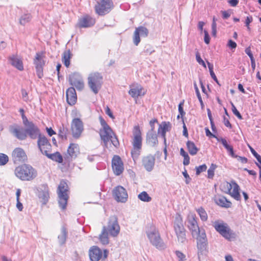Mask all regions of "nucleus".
<instances>
[{
  "instance_id": "nucleus-27",
  "label": "nucleus",
  "mask_w": 261,
  "mask_h": 261,
  "mask_svg": "<svg viewBox=\"0 0 261 261\" xmlns=\"http://www.w3.org/2000/svg\"><path fill=\"white\" fill-rule=\"evenodd\" d=\"M39 198L42 200L43 204H46L49 198V189L47 185H43L42 186L41 191L39 192Z\"/></svg>"
},
{
  "instance_id": "nucleus-10",
  "label": "nucleus",
  "mask_w": 261,
  "mask_h": 261,
  "mask_svg": "<svg viewBox=\"0 0 261 261\" xmlns=\"http://www.w3.org/2000/svg\"><path fill=\"white\" fill-rule=\"evenodd\" d=\"M89 255L91 261H99L100 259L103 260L108 257V251L105 249L102 252L99 247L94 246L90 249Z\"/></svg>"
},
{
  "instance_id": "nucleus-25",
  "label": "nucleus",
  "mask_w": 261,
  "mask_h": 261,
  "mask_svg": "<svg viewBox=\"0 0 261 261\" xmlns=\"http://www.w3.org/2000/svg\"><path fill=\"white\" fill-rule=\"evenodd\" d=\"M66 97L67 102L69 105L72 106L75 103L77 96L74 87H70L66 90Z\"/></svg>"
},
{
  "instance_id": "nucleus-43",
  "label": "nucleus",
  "mask_w": 261,
  "mask_h": 261,
  "mask_svg": "<svg viewBox=\"0 0 261 261\" xmlns=\"http://www.w3.org/2000/svg\"><path fill=\"white\" fill-rule=\"evenodd\" d=\"M194 88H195V90L196 95H197V98H198V100H199V102L200 103L201 109H203L204 108V103H203V102L202 101L201 96L200 95V93L199 90L198 89V88L197 87V85L196 82H195L194 83Z\"/></svg>"
},
{
  "instance_id": "nucleus-38",
  "label": "nucleus",
  "mask_w": 261,
  "mask_h": 261,
  "mask_svg": "<svg viewBox=\"0 0 261 261\" xmlns=\"http://www.w3.org/2000/svg\"><path fill=\"white\" fill-rule=\"evenodd\" d=\"M68 133V129L63 125L59 128L58 136L63 140H67Z\"/></svg>"
},
{
  "instance_id": "nucleus-32",
  "label": "nucleus",
  "mask_w": 261,
  "mask_h": 261,
  "mask_svg": "<svg viewBox=\"0 0 261 261\" xmlns=\"http://www.w3.org/2000/svg\"><path fill=\"white\" fill-rule=\"evenodd\" d=\"M143 88L141 86H137L136 87L132 88L128 91L129 94L133 98H137L141 95H144L145 92H143Z\"/></svg>"
},
{
  "instance_id": "nucleus-41",
  "label": "nucleus",
  "mask_w": 261,
  "mask_h": 261,
  "mask_svg": "<svg viewBox=\"0 0 261 261\" xmlns=\"http://www.w3.org/2000/svg\"><path fill=\"white\" fill-rule=\"evenodd\" d=\"M207 63L208 67L209 69L210 75H211L212 78L217 83V84L218 85L220 86L221 85L220 84V83H219V81H218V80L213 71V65L208 62H207Z\"/></svg>"
},
{
  "instance_id": "nucleus-11",
  "label": "nucleus",
  "mask_w": 261,
  "mask_h": 261,
  "mask_svg": "<svg viewBox=\"0 0 261 261\" xmlns=\"http://www.w3.org/2000/svg\"><path fill=\"white\" fill-rule=\"evenodd\" d=\"M225 188L224 192L229 194L234 199L240 200L241 196L239 193V186L235 181H231V183L226 182L223 186Z\"/></svg>"
},
{
  "instance_id": "nucleus-36",
  "label": "nucleus",
  "mask_w": 261,
  "mask_h": 261,
  "mask_svg": "<svg viewBox=\"0 0 261 261\" xmlns=\"http://www.w3.org/2000/svg\"><path fill=\"white\" fill-rule=\"evenodd\" d=\"M108 232L106 231L105 228H102L101 233L99 236V240L103 245H107L109 243Z\"/></svg>"
},
{
  "instance_id": "nucleus-46",
  "label": "nucleus",
  "mask_w": 261,
  "mask_h": 261,
  "mask_svg": "<svg viewBox=\"0 0 261 261\" xmlns=\"http://www.w3.org/2000/svg\"><path fill=\"white\" fill-rule=\"evenodd\" d=\"M8 161V156L5 154L0 153V166L6 165Z\"/></svg>"
},
{
  "instance_id": "nucleus-40",
  "label": "nucleus",
  "mask_w": 261,
  "mask_h": 261,
  "mask_svg": "<svg viewBox=\"0 0 261 261\" xmlns=\"http://www.w3.org/2000/svg\"><path fill=\"white\" fill-rule=\"evenodd\" d=\"M201 220L203 221H206L207 219V215L206 211L202 207L198 208L196 210Z\"/></svg>"
},
{
  "instance_id": "nucleus-54",
  "label": "nucleus",
  "mask_w": 261,
  "mask_h": 261,
  "mask_svg": "<svg viewBox=\"0 0 261 261\" xmlns=\"http://www.w3.org/2000/svg\"><path fill=\"white\" fill-rule=\"evenodd\" d=\"M144 51L147 54L151 55L152 53L154 52V50L151 45L147 44L145 46Z\"/></svg>"
},
{
  "instance_id": "nucleus-47",
  "label": "nucleus",
  "mask_w": 261,
  "mask_h": 261,
  "mask_svg": "<svg viewBox=\"0 0 261 261\" xmlns=\"http://www.w3.org/2000/svg\"><path fill=\"white\" fill-rule=\"evenodd\" d=\"M177 240L178 243L181 244H185L187 242L186 238V231L183 232L181 234H180L177 236Z\"/></svg>"
},
{
  "instance_id": "nucleus-19",
  "label": "nucleus",
  "mask_w": 261,
  "mask_h": 261,
  "mask_svg": "<svg viewBox=\"0 0 261 261\" xmlns=\"http://www.w3.org/2000/svg\"><path fill=\"white\" fill-rule=\"evenodd\" d=\"M112 166L114 173L116 175H120L124 170L123 163L118 155H114L112 161Z\"/></svg>"
},
{
  "instance_id": "nucleus-1",
  "label": "nucleus",
  "mask_w": 261,
  "mask_h": 261,
  "mask_svg": "<svg viewBox=\"0 0 261 261\" xmlns=\"http://www.w3.org/2000/svg\"><path fill=\"white\" fill-rule=\"evenodd\" d=\"M23 125L24 128L17 124L11 125L9 127V132L20 141L25 140L28 136L32 139H36L40 134L39 128L32 121Z\"/></svg>"
},
{
  "instance_id": "nucleus-6",
  "label": "nucleus",
  "mask_w": 261,
  "mask_h": 261,
  "mask_svg": "<svg viewBox=\"0 0 261 261\" xmlns=\"http://www.w3.org/2000/svg\"><path fill=\"white\" fill-rule=\"evenodd\" d=\"M103 77L98 72H94L89 74L88 84L90 89L94 93L97 94L101 87Z\"/></svg>"
},
{
  "instance_id": "nucleus-31",
  "label": "nucleus",
  "mask_w": 261,
  "mask_h": 261,
  "mask_svg": "<svg viewBox=\"0 0 261 261\" xmlns=\"http://www.w3.org/2000/svg\"><path fill=\"white\" fill-rule=\"evenodd\" d=\"M147 143L152 147L155 146L158 144L157 135L155 132H148L146 135Z\"/></svg>"
},
{
  "instance_id": "nucleus-63",
  "label": "nucleus",
  "mask_w": 261,
  "mask_h": 261,
  "mask_svg": "<svg viewBox=\"0 0 261 261\" xmlns=\"http://www.w3.org/2000/svg\"><path fill=\"white\" fill-rule=\"evenodd\" d=\"M245 53L249 57L250 60L254 59L253 54H252L250 47H248L245 49Z\"/></svg>"
},
{
  "instance_id": "nucleus-34",
  "label": "nucleus",
  "mask_w": 261,
  "mask_h": 261,
  "mask_svg": "<svg viewBox=\"0 0 261 261\" xmlns=\"http://www.w3.org/2000/svg\"><path fill=\"white\" fill-rule=\"evenodd\" d=\"M186 145L188 151L191 155H195L197 154L199 149L196 146L193 142L188 141Z\"/></svg>"
},
{
  "instance_id": "nucleus-8",
  "label": "nucleus",
  "mask_w": 261,
  "mask_h": 261,
  "mask_svg": "<svg viewBox=\"0 0 261 261\" xmlns=\"http://www.w3.org/2000/svg\"><path fill=\"white\" fill-rule=\"evenodd\" d=\"M197 239L198 257L200 260L207 252V240L205 231H202L200 234L195 237Z\"/></svg>"
},
{
  "instance_id": "nucleus-24",
  "label": "nucleus",
  "mask_w": 261,
  "mask_h": 261,
  "mask_svg": "<svg viewBox=\"0 0 261 261\" xmlns=\"http://www.w3.org/2000/svg\"><path fill=\"white\" fill-rule=\"evenodd\" d=\"M171 129V124L170 122L163 121L160 125L158 128V134H161L164 139V144L166 145V134Z\"/></svg>"
},
{
  "instance_id": "nucleus-55",
  "label": "nucleus",
  "mask_w": 261,
  "mask_h": 261,
  "mask_svg": "<svg viewBox=\"0 0 261 261\" xmlns=\"http://www.w3.org/2000/svg\"><path fill=\"white\" fill-rule=\"evenodd\" d=\"M110 141H111L113 145L116 147H117L119 145L118 139L115 134L114 136H112V138H111Z\"/></svg>"
},
{
  "instance_id": "nucleus-4",
  "label": "nucleus",
  "mask_w": 261,
  "mask_h": 261,
  "mask_svg": "<svg viewBox=\"0 0 261 261\" xmlns=\"http://www.w3.org/2000/svg\"><path fill=\"white\" fill-rule=\"evenodd\" d=\"M146 234L152 245L159 250L166 248V246L161 237L160 233L155 226H151L146 231Z\"/></svg>"
},
{
  "instance_id": "nucleus-48",
  "label": "nucleus",
  "mask_w": 261,
  "mask_h": 261,
  "mask_svg": "<svg viewBox=\"0 0 261 261\" xmlns=\"http://www.w3.org/2000/svg\"><path fill=\"white\" fill-rule=\"evenodd\" d=\"M134 43L137 46L140 42V34L139 32L135 30L133 36Z\"/></svg>"
},
{
  "instance_id": "nucleus-44",
  "label": "nucleus",
  "mask_w": 261,
  "mask_h": 261,
  "mask_svg": "<svg viewBox=\"0 0 261 261\" xmlns=\"http://www.w3.org/2000/svg\"><path fill=\"white\" fill-rule=\"evenodd\" d=\"M217 165L212 164L210 168L207 170V177L212 179L214 176V171L217 168Z\"/></svg>"
},
{
  "instance_id": "nucleus-3",
  "label": "nucleus",
  "mask_w": 261,
  "mask_h": 261,
  "mask_svg": "<svg viewBox=\"0 0 261 261\" xmlns=\"http://www.w3.org/2000/svg\"><path fill=\"white\" fill-rule=\"evenodd\" d=\"M133 149L131 151L132 156L134 160L138 159L140 154V150L142 148V138L141 132L139 125H136L134 127L133 130Z\"/></svg>"
},
{
  "instance_id": "nucleus-26",
  "label": "nucleus",
  "mask_w": 261,
  "mask_h": 261,
  "mask_svg": "<svg viewBox=\"0 0 261 261\" xmlns=\"http://www.w3.org/2000/svg\"><path fill=\"white\" fill-rule=\"evenodd\" d=\"M95 22L94 19L86 15L79 20V25L80 28H88L93 25Z\"/></svg>"
},
{
  "instance_id": "nucleus-39",
  "label": "nucleus",
  "mask_w": 261,
  "mask_h": 261,
  "mask_svg": "<svg viewBox=\"0 0 261 261\" xmlns=\"http://www.w3.org/2000/svg\"><path fill=\"white\" fill-rule=\"evenodd\" d=\"M138 198L144 202H150L151 200V197L149 196L145 191L141 192L138 196Z\"/></svg>"
},
{
  "instance_id": "nucleus-52",
  "label": "nucleus",
  "mask_w": 261,
  "mask_h": 261,
  "mask_svg": "<svg viewBox=\"0 0 261 261\" xmlns=\"http://www.w3.org/2000/svg\"><path fill=\"white\" fill-rule=\"evenodd\" d=\"M231 106H232V111L234 115H235L239 119H242V116L240 113V112L237 110V108L234 106V105L231 103Z\"/></svg>"
},
{
  "instance_id": "nucleus-61",
  "label": "nucleus",
  "mask_w": 261,
  "mask_h": 261,
  "mask_svg": "<svg viewBox=\"0 0 261 261\" xmlns=\"http://www.w3.org/2000/svg\"><path fill=\"white\" fill-rule=\"evenodd\" d=\"M22 98L24 101H27L29 100L28 94L24 89L21 90Z\"/></svg>"
},
{
  "instance_id": "nucleus-35",
  "label": "nucleus",
  "mask_w": 261,
  "mask_h": 261,
  "mask_svg": "<svg viewBox=\"0 0 261 261\" xmlns=\"http://www.w3.org/2000/svg\"><path fill=\"white\" fill-rule=\"evenodd\" d=\"M71 54L69 50H66L63 53L62 62L66 67H68L70 64V58Z\"/></svg>"
},
{
  "instance_id": "nucleus-49",
  "label": "nucleus",
  "mask_w": 261,
  "mask_h": 261,
  "mask_svg": "<svg viewBox=\"0 0 261 261\" xmlns=\"http://www.w3.org/2000/svg\"><path fill=\"white\" fill-rule=\"evenodd\" d=\"M207 169V166L205 164H203L198 167H196V174L199 175L202 172L205 171Z\"/></svg>"
},
{
  "instance_id": "nucleus-42",
  "label": "nucleus",
  "mask_w": 261,
  "mask_h": 261,
  "mask_svg": "<svg viewBox=\"0 0 261 261\" xmlns=\"http://www.w3.org/2000/svg\"><path fill=\"white\" fill-rule=\"evenodd\" d=\"M136 30L139 32V34L143 37H146L148 35V29L143 26L139 27L136 28Z\"/></svg>"
},
{
  "instance_id": "nucleus-60",
  "label": "nucleus",
  "mask_w": 261,
  "mask_h": 261,
  "mask_svg": "<svg viewBox=\"0 0 261 261\" xmlns=\"http://www.w3.org/2000/svg\"><path fill=\"white\" fill-rule=\"evenodd\" d=\"M158 120L156 119H152L150 121L149 124L151 127V129L149 131V132H155L154 131V124L157 122Z\"/></svg>"
},
{
  "instance_id": "nucleus-62",
  "label": "nucleus",
  "mask_w": 261,
  "mask_h": 261,
  "mask_svg": "<svg viewBox=\"0 0 261 261\" xmlns=\"http://www.w3.org/2000/svg\"><path fill=\"white\" fill-rule=\"evenodd\" d=\"M99 120L100 124L102 126L101 128H107L110 127V126L107 124L106 121L102 118V117H99Z\"/></svg>"
},
{
  "instance_id": "nucleus-23",
  "label": "nucleus",
  "mask_w": 261,
  "mask_h": 261,
  "mask_svg": "<svg viewBox=\"0 0 261 261\" xmlns=\"http://www.w3.org/2000/svg\"><path fill=\"white\" fill-rule=\"evenodd\" d=\"M80 152L79 145L76 144L71 143L67 149V155L66 159L70 161L73 159H75Z\"/></svg>"
},
{
  "instance_id": "nucleus-17",
  "label": "nucleus",
  "mask_w": 261,
  "mask_h": 261,
  "mask_svg": "<svg viewBox=\"0 0 261 261\" xmlns=\"http://www.w3.org/2000/svg\"><path fill=\"white\" fill-rule=\"evenodd\" d=\"M69 82L71 85L74 86L78 90L84 88V84L81 75L78 73H73L69 75Z\"/></svg>"
},
{
  "instance_id": "nucleus-22",
  "label": "nucleus",
  "mask_w": 261,
  "mask_h": 261,
  "mask_svg": "<svg viewBox=\"0 0 261 261\" xmlns=\"http://www.w3.org/2000/svg\"><path fill=\"white\" fill-rule=\"evenodd\" d=\"M114 133L110 127L104 128H100L99 135L101 140L106 146L112 136H114Z\"/></svg>"
},
{
  "instance_id": "nucleus-21",
  "label": "nucleus",
  "mask_w": 261,
  "mask_h": 261,
  "mask_svg": "<svg viewBox=\"0 0 261 261\" xmlns=\"http://www.w3.org/2000/svg\"><path fill=\"white\" fill-rule=\"evenodd\" d=\"M12 160L15 163L23 162L27 159V155L23 149L16 148L12 153Z\"/></svg>"
},
{
  "instance_id": "nucleus-7",
  "label": "nucleus",
  "mask_w": 261,
  "mask_h": 261,
  "mask_svg": "<svg viewBox=\"0 0 261 261\" xmlns=\"http://www.w3.org/2000/svg\"><path fill=\"white\" fill-rule=\"evenodd\" d=\"M215 229L225 239L230 240L235 238L236 234L227 224L223 222L215 221L213 225Z\"/></svg>"
},
{
  "instance_id": "nucleus-56",
  "label": "nucleus",
  "mask_w": 261,
  "mask_h": 261,
  "mask_svg": "<svg viewBox=\"0 0 261 261\" xmlns=\"http://www.w3.org/2000/svg\"><path fill=\"white\" fill-rule=\"evenodd\" d=\"M249 148L250 149V151H251V153L254 155V156L256 159L257 161H260V160H261V156L259 154H258L255 151V150L253 148H252L251 147L249 146Z\"/></svg>"
},
{
  "instance_id": "nucleus-5",
  "label": "nucleus",
  "mask_w": 261,
  "mask_h": 261,
  "mask_svg": "<svg viewBox=\"0 0 261 261\" xmlns=\"http://www.w3.org/2000/svg\"><path fill=\"white\" fill-rule=\"evenodd\" d=\"M58 195V203L59 206L62 209L66 208L68 196V187L67 183L64 181H61L57 189Z\"/></svg>"
},
{
  "instance_id": "nucleus-30",
  "label": "nucleus",
  "mask_w": 261,
  "mask_h": 261,
  "mask_svg": "<svg viewBox=\"0 0 261 261\" xmlns=\"http://www.w3.org/2000/svg\"><path fill=\"white\" fill-rule=\"evenodd\" d=\"M10 64L20 71L23 70L22 61L17 56L12 55L9 58Z\"/></svg>"
},
{
  "instance_id": "nucleus-57",
  "label": "nucleus",
  "mask_w": 261,
  "mask_h": 261,
  "mask_svg": "<svg viewBox=\"0 0 261 261\" xmlns=\"http://www.w3.org/2000/svg\"><path fill=\"white\" fill-rule=\"evenodd\" d=\"M175 253L179 260L184 261L186 259V256L182 252L176 251Z\"/></svg>"
},
{
  "instance_id": "nucleus-2",
  "label": "nucleus",
  "mask_w": 261,
  "mask_h": 261,
  "mask_svg": "<svg viewBox=\"0 0 261 261\" xmlns=\"http://www.w3.org/2000/svg\"><path fill=\"white\" fill-rule=\"evenodd\" d=\"M16 176L22 180L29 181L34 179L37 175L36 170L31 166L23 164L16 168Z\"/></svg>"
},
{
  "instance_id": "nucleus-51",
  "label": "nucleus",
  "mask_w": 261,
  "mask_h": 261,
  "mask_svg": "<svg viewBox=\"0 0 261 261\" xmlns=\"http://www.w3.org/2000/svg\"><path fill=\"white\" fill-rule=\"evenodd\" d=\"M217 140L218 142H221L225 148L227 150L228 148L230 146L228 143L225 139L222 138H217Z\"/></svg>"
},
{
  "instance_id": "nucleus-45",
  "label": "nucleus",
  "mask_w": 261,
  "mask_h": 261,
  "mask_svg": "<svg viewBox=\"0 0 261 261\" xmlns=\"http://www.w3.org/2000/svg\"><path fill=\"white\" fill-rule=\"evenodd\" d=\"M31 17L30 14H24L22 15L20 19H19V23L21 25H24L27 22H29L31 20Z\"/></svg>"
},
{
  "instance_id": "nucleus-9",
  "label": "nucleus",
  "mask_w": 261,
  "mask_h": 261,
  "mask_svg": "<svg viewBox=\"0 0 261 261\" xmlns=\"http://www.w3.org/2000/svg\"><path fill=\"white\" fill-rule=\"evenodd\" d=\"M103 228H105L106 231L108 232L110 236L113 237H117L119 233L120 230L117 217L114 215L110 217L108 225L107 226H103Z\"/></svg>"
},
{
  "instance_id": "nucleus-59",
  "label": "nucleus",
  "mask_w": 261,
  "mask_h": 261,
  "mask_svg": "<svg viewBox=\"0 0 261 261\" xmlns=\"http://www.w3.org/2000/svg\"><path fill=\"white\" fill-rule=\"evenodd\" d=\"M183 105L184 101L180 102L178 105V111L181 117H182L186 114L184 111Z\"/></svg>"
},
{
  "instance_id": "nucleus-33",
  "label": "nucleus",
  "mask_w": 261,
  "mask_h": 261,
  "mask_svg": "<svg viewBox=\"0 0 261 261\" xmlns=\"http://www.w3.org/2000/svg\"><path fill=\"white\" fill-rule=\"evenodd\" d=\"M44 153L45 155L49 159L59 163H62L63 162V157L60 152L57 151L54 153L49 154L45 151Z\"/></svg>"
},
{
  "instance_id": "nucleus-28",
  "label": "nucleus",
  "mask_w": 261,
  "mask_h": 261,
  "mask_svg": "<svg viewBox=\"0 0 261 261\" xmlns=\"http://www.w3.org/2000/svg\"><path fill=\"white\" fill-rule=\"evenodd\" d=\"M215 202L218 205L226 208L231 207V202L228 200L224 196L218 195L214 198Z\"/></svg>"
},
{
  "instance_id": "nucleus-12",
  "label": "nucleus",
  "mask_w": 261,
  "mask_h": 261,
  "mask_svg": "<svg viewBox=\"0 0 261 261\" xmlns=\"http://www.w3.org/2000/svg\"><path fill=\"white\" fill-rule=\"evenodd\" d=\"M188 227L191 231L192 236L195 237L200 234L202 231H205L203 228L198 226L196 215L194 214L189 215L188 217Z\"/></svg>"
},
{
  "instance_id": "nucleus-20",
  "label": "nucleus",
  "mask_w": 261,
  "mask_h": 261,
  "mask_svg": "<svg viewBox=\"0 0 261 261\" xmlns=\"http://www.w3.org/2000/svg\"><path fill=\"white\" fill-rule=\"evenodd\" d=\"M155 159L151 154L144 156L142 159V166L148 172L151 171L154 166Z\"/></svg>"
},
{
  "instance_id": "nucleus-29",
  "label": "nucleus",
  "mask_w": 261,
  "mask_h": 261,
  "mask_svg": "<svg viewBox=\"0 0 261 261\" xmlns=\"http://www.w3.org/2000/svg\"><path fill=\"white\" fill-rule=\"evenodd\" d=\"M173 227L175 231H186L183 224L182 218L179 214L177 215L175 217Z\"/></svg>"
},
{
  "instance_id": "nucleus-37",
  "label": "nucleus",
  "mask_w": 261,
  "mask_h": 261,
  "mask_svg": "<svg viewBox=\"0 0 261 261\" xmlns=\"http://www.w3.org/2000/svg\"><path fill=\"white\" fill-rule=\"evenodd\" d=\"M67 232L65 227H62L61 228V232L58 236V240L61 245L64 244L66 240Z\"/></svg>"
},
{
  "instance_id": "nucleus-15",
  "label": "nucleus",
  "mask_w": 261,
  "mask_h": 261,
  "mask_svg": "<svg viewBox=\"0 0 261 261\" xmlns=\"http://www.w3.org/2000/svg\"><path fill=\"white\" fill-rule=\"evenodd\" d=\"M71 130L72 136L75 139L79 138L84 130L82 121L78 118H74L71 124Z\"/></svg>"
},
{
  "instance_id": "nucleus-50",
  "label": "nucleus",
  "mask_w": 261,
  "mask_h": 261,
  "mask_svg": "<svg viewBox=\"0 0 261 261\" xmlns=\"http://www.w3.org/2000/svg\"><path fill=\"white\" fill-rule=\"evenodd\" d=\"M252 21L253 18L252 16H247L245 19V24L248 31H250L251 30V29L250 28V23L252 22Z\"/></svg>"
},
{
  "instance_id": "nucleus-58",
  "label": "nucleus",
  "mask_w": 261,
  "mask_h": 261,
  "mask_svg": "<svg viewBox=\"0 0 261 261\" xmlns=\"http://www.w3.org/2000/svg\"><path fill=\"white\" fill-rule=\"evenodd\" d=\"M221 13L222 14L223 18L226 19L230 16L231 12L230 10L222 11H221Z\"/></svg>"
},
{
  "instance_id": "nucleus-13",
  "label": "nucleus",
  "mask_w": 261,
  "mask_h": 261,
  "mask_svg": "<svg viewBox=\"0 0 261 261\" xmlns=\"http://www.w3.org/2000/svg\"><path fill=\"white\" fill-rule=\"evenodd\" d=\"M113 3L111 0H100L95 6L96 12L99 15L108 13L112 9Z\"/></svg>"
},
{
  "instance_id": "nucleus-53",
  "label": "nucleus",
  "mask_w": 261,
  "mask_h": 261,
  "mask_svg": "<svg viewBox=\"0 0 261 261\" xmlns=\"http://www.w3.org/2000/svg\"><path fill=\"white\" fill-rule=\"evenodd\" d=\"M196 59L197 62L200 64L202 65L204 68H206V65L203 60L201 58L200 54L198 52L196 54Z\"/></svg>"
},
{
  "instance_id": "nucleus-14",
  "label": "nucleus",
  "mask_w": 261,
  "mask_h": 261,
  "mask_svg": "<svg viewBox=\"0 0 261 261\" xmlns=\"http://www.w3.org/2000/svg\"><path fill=\"white\" fill-rule=\"evenodd\" d=\"M44 58V53L43 52H38L36 53L34 59V64L35 65L36 73L39 79H41L43 75V66L45 65Z\"/></svg>"
},
{
  "instance_id": "nucleus-64",
  "label": "nucleus",
  "mask_w": 261,
  "mask_h": 261,
  "mask_svg": "<svg viewBox=\"0 0 261 261\" xmlns=\"http://www.w3.org/2000/svg\"><path fill=\"white\" fill-rule=\"evenodd\" d=\"M204 42L206 44H208L210 43V38L208 33L207 31L206 30L204 31Z\"/></svg>"
},
{
  "instance_id": "nucleus-16",
  "label": "nucleus",
  "mask_w": 261,
  "mask_h": 261,
  "mask_svg": "<svg viewBox=\"0 0 261 261\" xmlns=\"http://www.w3.org/2000/svg\"><path fill=\"white\" fill-rule=\"evenodd\" d=\"M113 194L115 199L118 202H125L128 198L126 190L120 186H117L113 190Z\"/></svg>"
},
{
  "instance_id": "nucleus-18",
  "label": "nucleus",
  "mask_w": 261,
  "mask_h": 261,
  "mask_svg": "<svg viewBox=\"0 0 261 261\" xmlns=\"http://www.w3.org/2000/svg\"><path fill=\"white\" fill-rule=\"evenodd\" d=\"M37 138V146L41 153L45 155L44 152L45 151L48 152L51 150V144L48 139L44 136H42L41 134L38 136Z\"/></svg>"
}]
</instances>
